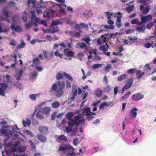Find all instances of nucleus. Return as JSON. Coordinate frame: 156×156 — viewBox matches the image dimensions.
Wrapping results in <instances>:
<instances>
[{"label":"nucleus","instance_id":"nucleus-1","mask_svg":"<svg viewBox=\"0 0 156 156\" xmlns=\"http://www.w3.org/2000/svg\"><path fill=\"white\" fill-rule=\"evenodd\" d=\"M58 88L56 83H54L50 91H55L56 96L58 98L61 97L63 94V90L65 87V82L64 81H58Z\"/></svg>","mask_w":156,"mask_h":156},{"label":"nucleus","instance_id":"nucleus-2","mask_svg":"<svg viewBox=\"0 0 156 156\" xmlns=\"http://www.w3.org/2000/svg\"><path fill=\"white\" fill-rule=\"evenodd\" d=\"M31 16L30 18L32 21H34L39 24H42L45 27H47V24L46 22L44 20H41L39 18L37 17L34 12L31 11Z\"/></svg>","mask_w":156,"mask_h":156},{"label":"nucleus","instance_id":"nucleus-3","mask_svg":"<svg viewBox=\"0 0 156 156\" xmlns=\"http://www.w3.org/2000/svg\"><path fill=\"white\" fill-rule=\"evenodd\" d=\"M20 143V142L19 141H17L16 142H15L13 144V147H11L10 148L6 151V153L7 155H9L11 154V153H14L16 152L17 149L19 147V144Z\"/></svg>","mask_w":156,"mask_h":156},{"label":"nucleus","instance_id":"nucleus-4","mask_svg":"<svg viewBox=\"0 0 156 156\" xmlns=\"http://www.w3.org/2000/svg\"><path fill=\"white\" fill-rule=\"evenodd\" d=\"M66 150H69V151L68 152L67 154L71 156H75L76 154L74 152V149L70 144H66L65 145ZM79 154H77V155H78Z\"/></svg>","mask_w":156,"mask_h":156},{"label":"nucleus","instance_id":"nucleus-5","mask_svg":"<svg viewBox=\"0 0 156 156\" xmlns=\"http://www.w3.org/2000/svg\"><path fill=\"white\" fill-rule=\"evenodd\" d=\"M9 12L8 10L4 9L2 11V15L1 18L2 20L7 22L8 23H9Z\"/></svg>","mask_w":156,"mask_h":156},{"label":"nucleus","instance_id":"nucleus-6","mask_svg":"<svg viewBox=\"0 0 156 156\" xmlns=\"http://www.w3.org/2000/svg\"><path fill=\"white\" fill-rule=\"evenodd\" d=\"M144 97V96L140 93L133 94L132 96V100L133 101H137L140 100Z\"/></svg>","mask_w":156,"mask_h":156},{"label":"nucleus","instance_id":"nucleus-7","mask_svg":"<svg viewBox=\"0 0 156 156\" xmlns=\"http://www.w3.org/2000/svg\"><path fill=\"white\" fill-rule=\"evenodd\" d=\"M113 35H114L113 34H105L101 35V37L103 38L105 42H108V41H109L110 39H111Z\"/></svg>","mask_w":156,"mask_h":156},{"label":"nucleus","instance_id":"nucleus-8","mask_svg":"<svg viewBox=\"0 0 156 156\" xmlns=\"http://www.w3.org/2000/svg\"><path fill=\"white\" fill-rule=\"evenodd\" d=\"M84 113H86L85 115L87 116H91L95 115V113L90 112V109L88 107L84 108L83 109Z\"/></svg>","mask_w":156,"mask_h":156},{"label":"nucleus","instance_id":"nucleus-9","mask_svg":"<svg viewBox=\"0 0 156 156\" xmlns=\"http://www.w3.org/2000/svg\"><path fill=\"white\" fill-rule=\"evenodd\" d=\"M59 6V11L60 13L62 14L63 15L66 14V13L64 9L67 6V5L65 4H57Z\"/></svg>","mask_w":156,"mask_h":156},{"label":"nucleus","instance_id":"nucleus-10","mask_svg":"<svg viewBox=\"0 0 156 156\" xmlns=\"http://www.w3.org/2000/svg\"><path fill=\"white\" fill-rule=\"evenodd\" d=\"M152 19V16L149 14L146 16L142 17L141 18V20L144 23L147 21H151Z\"/></svg>","mask_w":156,"mask_h":156},{"label":"nucleus","instance_id":"nucleus-11","mask_svg":"<svg viewBox=\"0 0 156 156\" xmlns=\"http://www.w3.org/2000/svg\"><path fill=\"white\" fill-rule=\"evenodd\" d=\"M10 27L11 30H14L16 32L21 31H22V29L20 26H15L13 23H12L10 26Z\"/></svg>","mask_w":156,"mask_h":156},{"label":"nucleus","instance_id":"nucleus-12","mask_svg":"<svg viewBox=\"0 0 156 156\" xmlns=\"http://www.w3.org/2000/svg\"><path fill=\"white\" fill-rule=\"evenodd\" d=\"M137 109L136 108L132 109L130 112V116L133 119H135L137 115Z\"/></svg>","mask_w":156,"mask_h":156},{"label":"nucleus","instance_id":"nucleus-13","mask_svg":"<svg viewBox=\"0 0 156 156\" xmlns=\"http://www.w3.org/2000/svg\"><path fill=\"white\" fill-rule=\"evenodd\" d=\"M24 144V142H20L19 145V148L18 151L19 152H24L26 150V146H22Z\"/></svg>","mask_w":156,"mask_h":156},{"label":"nucleus","instance_id":"nucleus-14","mask_svg":"<svg viewBox=\"0 0 156 156\" xmlns=\"http://www.w3.org/2000/svg\"><path fill=\"white\" fill-rule=\"evenodd\" d=\"M64 52L66 56H69L71 57L73 56L74 54V52L72 51H68L67 49H64Z\"/></svg>","mask_w":156,"mask_h":156},{"label":"nucleus","instance_id":"nucleus-15","mask_svg":"<svg viewBox=\"0 0 156 156\" xmlns=\"http://www.w3.org/2000/svg\"><path fill=\"white\" fill-rule=\"evenodd\" d=\"M106 45H103L101 46L100 47V50L101 51H103V53L104 54H106V51L107 50L108 48V46L107 44V43H106Z\"/></svg>","mask_w":156,"mask_h":156},{"label":"nucleus","instance_id":"nucleus-16","mask_svg":"<svg viewBox=\"0 0 156 156\" xmlns=\"http://www.w3.org/2000/svg\"><path fill=\"white\" fill-rule=\"evenodd\" d=\"M50 111V108L48 107H47L42 109L41 112L42 114L46 115L48 114Z\"/></svg>","mask_w":156,"mask_h":156},{"label":"nucleus","instance_id":"nucleus-17","mask_svg":"<svg viewBox=\"0 0 156 156\" xmlns=\"http://www.w3.org/2000/svg\"><path fill=\"white\" fill-rule=\"evenodd\" d=\"M145 72H142L141 70H137L136 73V76L137 79L141 78L144 74Z\"/></svg>","mask_w":156,"mask_h":156},{"label":"nucleus","instance_id":"nucleus-18","mask_svg":"<svg viewBox=\"0 0 156 156\" xmlns=\"http://www.w3.org/2000/svg\"><path fill=\"white\" fill-rule=\"evenodd\" d=\"M23 123L24 126L25 127H26L27 126H29L31 124V121L30 120L27 118L26 120V121L24 120L23 121Z\"/></svg>","mask_w":156,"mask_h":156},{"label":"nucleus","instance_id":"nucleus-19","mask_svg":"<svg viewBox=\"0 0 156 156\" xmlns=\"http://www.w3.org/2000/svg\"><path fill=\"white\" fill-rule=\"evenodd\" d=\"M37 137L38 139L41 142H44L46 140V137L42 135L38 134Z\"/></svg>","mask_w":156,"mask_h":156},{"label":"nucleus","instance_id":"nucleus-20","mask_svg":"<svg viewBox=\"0 0 156 156\" xmlns=\"http://www.w3.org/2000/svg\"><path fill=\"white\" fill-rule=\"evenodd\" d=\"M40 61L38 58H34L33 60V63L35 66H37L40 63Z\"/></svg>","mask_w":156,"mask_h":156},{"label":"nucleus","instance_id":"nucleus-21","mask_svg":"<svg viewBox=\"0 0 156 156\" xmlns=\"http://www.w3.org/2000/svg\"><path fill=\"white\" fill-rule=\"evenodd\" d=\"M76 48H80L81 49L84 48H86V44L84 42L78 43L76 44Z\"/></svg>","mask_w":156,"mask_h":156},{"label":"nucleus","instance_id":"nucleus-22","mask_svg":"<svg viewBox=\"0 0 156 156\" xmlns=\"http://www.w3.org/2000/svg\"><path fill=\"white\" fill-rule=\"evenodd\" d=\"M23 71L22 69H21L19 71V73L15 76L16 80L17 81L19 80L20 79V77L23 74Z\"/></svg>","mask_w":156,"mask_h":156},{"label":"nucleus","instance_id":"nucleus-23","mask_svg":"<svg viewBox=\"0 0 156 156\" xmlns=\"http://www.w3.org/2000/svg\"><path fill=\"white\" fill-rule=\"evenodd\" d=\"M74 119L76 123V126H79L80 123L82 122V120H80V118L78 116H75Z\"/></svg>","mask_w":156,"mask_h":156},{"label":"nucleus","instance_id":"nucleus-24","mask_svg":"<svg viewBox=\"0 0 156 156\" xmlns=\"http://www.w3.org/2000/svg\"><path fill=\"white\" fill-rule=\"evenodd\" d=\"M67 124L69 126H74L76 125V123L74 119H71L67 122Z\"/></svg>","mask_w":156,"mask_h":156},{"label":"nucleus","instance_id":"nucleus-25","mask_svg":"<svg viewBox=\"0 0 156 156\" xmlns=\"http://www.w3.org/2000/svg\"><path fill=\"white\" fill-rule=\"evenodd\" d=\"M0 88H1L2 90H4L5 92L7 88L8 85L5 83H2L0 84Z\"/></svg>","mask_w":156,"mask_h":156},{"label":"nucleus","instance_id":"nucleus-26","mask_svg":"<svg viewBox=\"0 0 156 156\" xmlns=\"http://www.w3.org/2000/svg\"><path fill=\"white\" fill-rule=\"evenodd\" d=\"M102 94V91L101 90H98L95 91L94 94L98 97H100Z\"/></svg>","mask_w":156,"mask_h":156},{"label":"nucleus","instance_id":"nucleus-27","mask_svg":"<svg viewBox=\"0 0 156 156\" xmlns=\"http://www.w3.org/2000/svg\"><path fill=\"white\" fill-rule=\"evenodd\" d=\"M58 31V27H52L49 30L50 33H54L55 32H57Z\"/></svg>","mask_w":156,"mask_h":156},{"label":"nucleus","instance_id":"nucleus-28","mask_svg":"<svg viewBox=\"0 0 156 156\" xmlns=\"http://www.w3.org/2000/svg\"><path fill=\"white\" fill-rule=\"evenodd\" d=\"M131 92L130 91H129L126 94H125L123 96L121 97V99L123 100H125L127 99L129 95H130Z\"/></svg>","mask_w":156,"mask_h":156},{"label":"nucleus","instance_id":"nucleus-29","mask_svg":"<svg viewBox=\"0 0 156 156\" xmlns=\"http://www.w3.org/2000/svg\"><path fill=\"white\" fill-rule=\"evenodd\" d=\"M145 30V26L143 25L141 27L137 26L136 27V30L139 32H144Z\"/></svg>","mask_w":156,"mask_h":156},{"label":"nucleus","instance_id":"nucleus-30","mask_svg":"<svg viewBox=\"0 0 156 156\" xmlns=\"http://www.w3.org/2000/svg\"><path fill=\"white\" fill-rule=\"evenodd\" d=\"M63 74L69 80L72 81L73 80V78L69 74L64 72L63 73Z\"/></svg>","mask_w":156,"mask_h":156},{"label":"nucleus","instance_id":"nucleus-31","mask_svg":"<svg viewBox=\"0 0 156 156\" xmlns=\"http://www.w3.org/2000/svg\"><path fill=\"white\" fill-rule=\"evenodd\" d=\"M134 7V6L133 5H129L127 7L126 10L128 13H130L133 10Z\"/></svg>","mask_w":156,"mask_h":156},{"label":"nucleus","instance_id":"nucleus-32","mask_svg":"<svg viewBox=\"0 0 156 156\" xmlns=\"http://www.w3.org/2000/svg\"><path fill=\"white\" fill-rule=\"evenodd\" d=\"M128 37L130 41H132V43L135 42L138 39L137 37L136 36H133V37L131 36H129Z\"/></svg>","mask_w":156,"mask_h":156},{"label":"nucleus","instance_id":"nucleus-33","mask_svg":"<svg viewBox=\"0 0 156 156\" xmlns=\"http://www.w3.org/2000/svg\"><path fill=\"white\" fill-rule=\"evenodd\" d=\"M104 43H105V41L103 38L101 37V38L98 39L97 40V43L98 45H101Z\"/></svg>","mask_w":156,"mask_h":156},{"label":"nucleus","instance_id":"nucleus-34","mask_svg":"<svg viewBox=\"0 0 156 156\" xmlns=\"http://www.w3.org/2000/svg\"><path fill=\"white\" fill-rule=\"evenodd\" d=\"M38 129L40 133H43L47 131L48 128L45 126H41L39 127Z\"/></svg>","mask_w":156,"mask_h":156},{"label":"nucleus","instance_id":"nucleus-35","mask_svg":"<svg viewBox=\"0 0 156 156\" xmlns=\"http://www.w3.org/2000/svg\"><path fill=\"white\" fill-rule=\"evenodd\" d=\"M60 105V104L58 101H55L51 104V106L53 108H56Z\"/></svg>","mask_w":156,"mask_h":156},{"label":"nucleus","instance_id":"nucleus-36","mask_svg":"<svg viewBox=\"0 0 156 156\" xmlns=\"http://www.w3.org/2000/svg\"><path fill=\"white\" fill-rule=\"evenodd\" d=\"M72 92H73V96L70 98V99L73 101L77 94V90L76 89H75L74 91L73 90Z\"/></svg>","mask_w":156,"mask_h":156},{"label":"nucleus","instance_id":"nucleus-37","mask_svg":"<svg viewBox=\"0 0 156 156\" xmlns=\"http://www.w3.org/2000/svg\"><path fill=\"white\" fill-rule=\"evenodd\" d=\"M36 2L34 0H28L27 3L28 5H30L32 4V7H36Z\"/></svg>","mask_w":156,"mask_h":156},{"label":"nucleus","instance_id":"nucleus-38","mask_svg":"<svg viewBox=\"0 0 156 156\" xmlns=\"http://www.w3.org/2000/svg\"><path fill=\"white\" fill-rule=\"evenodd\" d=\"M21 43L20 44H19L17 48V49H21L25 47V44L24 42L23 41V40H21Z\"/></svg>","mask_w":156,"mask_h":156},{"label":"nucleus","instance_id":"nucleus-39","mask_svg":"<svg viewBox=\"0 0 156 156\" xmlns=\"http://www.w3.org/2000/svg\"><path fill=\"white\" fill-rule=\"evenodd\" d=\"M73 112H69L66 114L65 117L68 119L69 120L73 117Z\"/></svg>","mask_w":156,"mask_h":156},{"label":"nucleus","instance_id":"nucleus-40","mask_svg":"<svg viewBox=\"0 0 156 156\" xmlns=\"http://www.w3.org/2000/svg\"><path fill=\"white\" fill-rule=\"evenodd\" d=\"M118 16H117V21L119 23L121 22V18L122 17V15L120 12H118Z\"/></svg>","mask_w":156,"mask_h":156},{"label":"nucleus","instance_id":"nucleus-41","mask_svg":"<svg viewBox=\"0 0 156 156\" xmlns=\"http://www.w3.org/2000/svg\"><path fill=\"white\" fill-rule=\"evenodd\" d=\"M126 74H123L119 76L118 78V80L119 81H122V80L126 79Z\"/></svg>","mask_w":156,"mask_h":156},{"label":"nucleus","instance_id":"nucleus-42","mask_svg":"<svg viewBox=\"0 0 156 156\" xmlns=\"http://www.w3.org/2000/svg\"><path fill=\"white\" fill-rule=\"evenodd\" d=\"M151 69V67L150 66L147 64L145 65L144 67V70H146L147 71H150Z\"/></svg>","mask_w":156,"mask_h":156},{"label":"nucleus","instance_id":"nucleus-43","mask_svg":"<svg viewBox=\"0 0 156 156\" xmlns=\"http://www.w3.org/2000/svg\"><path fill=\"white\" fill-rule=\"evenodd\" d=\"M133 80L132 78H130L129 79L126 80V83L130 86L131 87L133 85Z\"/></svg>","mask_w":156,"mask_h":156},{"label":"nucleus","instance_id":"nucleus-44","mask_svg":"<svg viewBox=\"0 0 156 156\" xmlns=\"http://www.w3.org/2000/svg\"><path fill=\"white\" fill-rule=\"evenodd\" d=\"M58 139L61 140H64L65 141H66L67 140V139L66 137L64 135H61L58 136Z\"/></svg>","mask_w":156,"mask_h":156},{"label":"nucleus","instance_id":"nucleus-45","mask_svg":"<svg viewBox=\"0 0 156 156\" xmlns=\"http://www.w3.org/2000/svg\"><path fill=\"white\" fill-rule=\"evenodd\" d=\"M56 77L57 80H59L62 79L63 76L62 74L61 73H57Z\"/></svg>","mask_w":156,"mask_h":156},{"label":"nucleus","instance_id":"nucleus-46","mask_svg":"<svg viewBox=\"0 0 156 156\" xmlns=\"http://www.w3.org/2000/svg\"><path fill=\"white\" fill-rule=\"evenodd\" d=\"M60 23V22L58 20L53 21L51 22V26H56L58 25Z\"/></svg>","mask_w":156,"mask_h":156},{"label":"nucleus","instance_id":"nucleus-47","mask_svg":"<svg viewBox=\"0 0 156 156\" xmlns=\"http://www.w3.org/2000/svg\"><path fill=\"white\" fill-rule=\"evenodd\" d=\"M110 87L109 86H107L104 88L103 91L104 92L108 93L110 91Z\"/></svg>","mask_w":156,"mask_h":156},{"label":"nucleus","instance_id":"nucleus-48","mask_svg":"<svg viewBox=\"0 0 156 156\" xmlns=\"http://www.w3.org/2000/svg\"><path fill=\"white\" fill-rule=\"evenodd\" d=\"M55 55L58 57H59L60 58H62V54H60L59 52H58V50L57 49L55 52L54 53Z\"/></svg>","mask_w":156,"mask_h":156},{"label":"nucleus","instance_id":"nucleus-49","mask_svg":"<svg viewBox=\"0 0 156 156\" xmlns=\"http://www.w3.org/2000/svg\"><path fill=\"white\" fill-rule=\"evenodd\" d=\"M90 12H92V11L90 10V11H89L87 13H86L85 12H84L83 13V14L85 16L88 17H90L92 16L93 14V13Z\"/></svg>","mask_w":156,"mask_h":156},{"label":"nucleus","instance_id":"nucleus-50","mask_svg":"<svg viewBox=\"0 0 156 156\" xmlns=\"http://www.w3.org/2000/svg\"><path fill=\"white\" fill-rule=\"evenodd\" d=\"M36 116L37 118L39 119H41L44 118L43 116L42 115L40 112H37Z\"/></svg>","mask_w":156,"mask_h":156},{"label":"nucleus","instance_id":"nucleus-51","mask_svg":"<svg viewBox=\"0 0 156 156\" xmlns=\"http://www.w3.org/2000/svg\"><path fill=\"white\" fill-rule=\"evenodd\" d=\"M136 69H130L127 70V73L129 74H133L136 72Z\"/></svg>","mask_w":156,"mask_h":156},{"label":"nucleus","instance_id":"nucleus-52","mask_svg":"<svg viewBox=\"0 0 156 156\" xmlns=\"http://www.w3.org/2000/svg\"><path fill=\"white\" fill-rule=\"evenodd\" d=\"M73 127V126H71L69 125L68 127H66V132L68 133L70 132L72 130Z\"/></svg>","mask_w":156,"mask_h":156},{"label":"nucleus","instance_id":"nucleus-53","mask_svg":"<svg viewBox=\"0 0 156 156\" xmlns=\"http://www.w3.org/2000/svg\"><path fill=\"white\" fill-rule=\"evenodd\" d=\"M37 96L36 94H32L30 95L29 97L31 99L35 101Z\"/></svg>","mask_w":156,"mask_h":156},{"label":"nucleus","instance_id":"nucleus-54","mask_svg":"<svg viewBox=\"0 0 156 156\" xmlns=\"http://www.w3.org/2000/svg\"><path fill=\"white\" fill-rule=\"evenodd\" d=\"M5 134L6 135H7V131L5 129H0V136L2 134Z\"/></svg>","mask_w":156,"mask_h":156},{"label":"nucleus","instance_id":"nucleus-55","mask_svg":"<svg viewBox=\"0 0 156 156\" xmlns=\"http://www.w3.org/2000/svg\"><path fill=\"white\" fill-rule=\"evenodd\" d=\"M150 9L148 7H145L144 9L142 11V13L144 14H146L148 13Z\"/></svg>","mask_w":156,"mask_h":156},{"label":"nucleus","instance_id":"nucleus-56","mask_svg":"<svg viewBox=\"0 0 156 156\" xmlns=\"http://www.w3.org/2000/svg\"><path fill=\"white\" fill-rule=\"evenodd\" d=\"M79 142L78 138H75L73 140V143L74 145L76 146L78 145Z\"/></svg>","mask_w":156,"mask_h":156},{"label":"nucleus","instance_id":"nucleus-57","mask_svg":"<svg viewBox=\"0 0 156 156\" xmlns=\"http://www.w3.org/2000/svg\"><path fill=\"white\" fill-rule=\"evenodd\" d=\"M104 28L106 29L113 30L114 29L115 27L113 25H105Z\"/></svg>","mask_w":156,"mask_h":156},{"label":"nucleus","instance_id":"nucleus-58","mask_svg":"<svg viewBox=\"0 0 156 156\" xmlns=\"http://www.w3.org/2000/svg\"><path fill=\"white\" fill-rule=\"evenodd\" d=\"M66 150V148L65 147V146L64 147H63L62 146H60L59 147L58 149V151H62L65 154L66 152L65 151Z\"/></svg>","mask_w":156,"mask_h":156},{"label":"nucleus","instance_id":"nucleus-59","mask_svg":"<svg viewBox=\"0 0 156 156\" xmlns=\"http://www.w3.org/2000/svg\"><path fill=\"white\" fill-rule=\"evenodd\" d=\"M102 66V64H94L93 65V68L94 69H95L97 68H99V67H100L101 66Z\"/></svg>","mask_w":156,"mask_h":156},{"label":"nucleus","instance_id":"nucleus-60","mask_svg":"<svg viewBox=\"0 0 156 156\" xmlns=\"http://www.w3.org/2000/svg\"><path fill=\"white\" fill-rule=\"evenodd\" d=\"M5 78L6 79H4V81L5 82H8L9 81L10 76L8 75H6L5 77L4 76L3 77V78L4 79Z\"/></svg>","mask_w":156,"mask_h":156},{"label":"nucleus","instance_id":"nucleus-61","mask_svg":"<svg viewBox=\"0 0 156 156\" xmlns=\"http://www.w3.org/2000/svg\"><path fill=\"white\" fill-rule=\"evenodd\" d=\"M111 68V66L110 64H108L105 68V72H108L109 69Z\"/></svg>","mask_w":156,"mask_h":156},{"label":"nucleus","instance_id":"nucleus-62","mask_svg":"<svg viewBox=\"0 0 156 156\" xmlns=\"http://www.w3.org/2000/svg\"><path fill=\"white\" fill-rule=\"evenodd\" d=\"M125 32L127 34H131L132 33L134 32V30L131 29H129L126 30Z\"/></svg>","mask_w":156,"mask_h":156},{"label":"nucleus","instance_id":"nucleus-63","mask_svg":"<svg viewBox=\"0 0 156 156\" xmlns=\"http://www.w3.org/2000/svg\"><path fill=\"white\" fill-rule=\"evenodd\" d=\"M8 4L10 6L14 7L16 3L14 2L10 1L8 2Z\"/></svg>","mask_w":156,"mask_h":156},{"label":"nucleus","instance_id":"nucleus-64","mask_svg":"<svg viewBox=\"0 0 156 156\" xmlns=\"http://www.w3.org/2000/svg\"><path fill=\"white\" fill-rule=\"evenodd\" d=\"M138 23V20L137 19H135L131 21V23L133 24H136L137 25Z\"/></svg>","mask_w":156,"mask_h":156}]
</instances>
